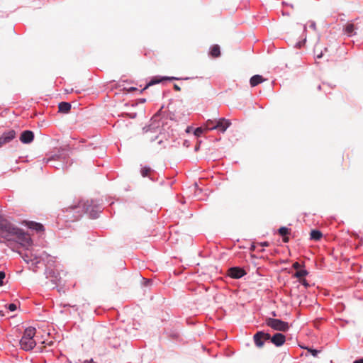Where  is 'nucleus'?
Returning <instances> with one entry per match:
<instances>
[{"mask_svg":"<svg viewBox=\"0 0 363 363\" xmlns=\"http://www.w3.org/2000/svg\"><path fill=\"white\" fill-rule=\"evenodd\" d=\"M0 238L10 240L14 238L22 246L28 247L31 239L28 234L15 227L0 215Z\"/></svg>","mask_w":363,"mask_h":363,"instance_id":"obj_1","label":"nucleus"},{"mask_svg":"<svg viewBox=\"0 0 363 363\" xmlns=\"http://www.w3.org/2000/svg\"><path fill=\"white\" fill-rule=\"evenodd\" d=\"M35 332V328L33 327H29L25 330L23 335L20 340V345L23 350L28 351L33 349L35 346L36 342L33 340Z\"/></svg>","mask_w":363,"mask_h":363,"instance_id":"obj_2","label":"nucleus"},{"mask_svg":"<svg viewBox=\"0 0 363 363\" xmlns=\"http://www.w3.org/2000/svg\"><path fill=\"white\" fill-rule=\"evenodd\" d=\"M265 324L274 330L286 332L289 329V325L287 322L280 319L267 318L265 320Z\"/></svg>","mask_w":363,"mask_h":363,"instance_id":"obj_3","label":"nucleus"},{"mask_svg":"<svg viewBox=\"0 0 363 363\" xmlns=\"http://www.w3.org/2000/svg\"><path fill=\"white\" fill-rule=\"evenodd\" d=\"M253 338L255 345L258 347H262L265 341L269 340L271 335L268 333L258 331L254 335Z\"/></svg>","mask_w":363,"mask_h":363,"instance_id":"obj_4","label":"nucleus"},{"mask_svg":"<svg viewBox=\"0 0 363 363\" xmlns=\"http://www.w3.org/2000/svg\"><path fill=\"white\" fill-rule=\"evenodd\" d=\"M244 269L239 267H233L229 268L228 275L233 279H240L246 274Z\"/></svg>","mask_w":363,"mask_h":363,"instance_id":"obj_5","label":"nucleus"},{"mask_svg":"<svg viewBox=\"0 0 363 363\" xmlns=\"http://www.w3.org/2000/svg\"><path fill=\"white\" fill-rule=\"evenodd\" d=\"M231 125V122L230 120L226 119L225 118H219L216 120V125L213 126L216 128V130L220 133H224L228 127Z\"/></svg>","mask_w":363,"mask_h":363,"instance_id":"obj_6","label":"nucleus"},{"mask_svg":"<svg viewBox=\"0 0 363 363\" xmlns=\"http://www.w3.org/2000/svg\"><path fill=\"white\" fill-rule=\"evenodd\" d=\"M16 137V132L13 130H11L8 132L3 133L0 137V147L3 145L9 143Z\"/></svg>","mask_w":363,"mask_h":363,"instance_id":"obj_7","label":"nucleus"},{"mask_svg":"<svg viewBox=\"0 0 363 363\" xmlns=\"http://www.w3.org/2000/svg\"><path fill=\"white\" fill-rule=\"evenodd\" d=\"M270 342L273 343L277 347L282 346L285 341L286 337L284 335L280 333H275L273 336H271L269 339Z\"/></svg>","mask_w":363,"mask_h":363,"instance_id":"obj_8","label":"nucleus"},{"mask_svg":"<svg viewBox=\"0 0 363 363\" xmlns=\"http://www.w3.org/2000/svg\"><path fill=\"white\" fill-rule=\"evenodd\" d=\"M162 114H164V113L162 112V108H160L155 115H153L151 118V124L150 125L147 130L160 126V121Z\"/></svg>","mask_w":363,"mask_h":363,"instance_id":"obj_9","label":"nucleus"},{"mask_svg":"<svg viewBox=\"0 0 363 363\" xmlns=\"http://www.w3.org/2000/svg\"><path fill=\"white\" fill-rule=\"evenodd\" d=\"M34 139V134L30 130L22 132L20 136V140L25 144L30 143Z\"/></svg>","mask_w":363,"mask_h":363,"instance_id":"obj_10","label":"nucleus"},{"mask_svg":"<svg viewBox=\"0 0 363 363\" xmlns=\"http://www.w3.org/2000/svg\"><path fill=\"white\" fill-rule=\"evenodd\" d=\"M182 79L181 78H178V77H164L162 79H157L156 78H154V79H152L147 84L146 86L144 87V89L143 90H145L146 89L147 87H149L150 86H152V85H154V84H158L160 82H161L162 80H180Z\"/></svg>","mask_w":363,"mask_h":363,"instance_id":"obj_11","label":"nucleus"},{"mask_svg":"<svg viewBox=\"0 0 363 363\" xmlns=\"http://www.w3.org/2000/svg\"><path fill=\"white\" fill-rule=\"evenodd\" d=\"M356 30L357 28L354 27V24H346L343 28L344 33L348 37L354 35Z\"/></svg>","mask_w":363,"mask_h":363,"instance_id":"obj_12","label":"nucleus"},{"mask_svg":"<svg viewBox=\"0 0 363 363\" xmlns=\"http://www.w3.org/2000/svg\"><path fill=\"white\" fill-rule=\"evenodd\" d=\"M154 173V171L148 166H144L140 169V174L143 177H149L150 180L154 181V178L152 176V174Z\"/></svg>","mask_w":363,"mask_h":363,"instance_id":"obj_13","label":"nucleus"},{"mask_svg":"<svg viewBox=\"0 0 363 363\" xmlns=\"http://www.w3.org/2000/svg\"><path fill=\"white\" fill-rule=\"evenodd\" d=\"M264 81L262 76L256 74L252 76L250 79V84L252 87L256 86Z\"/></svg>","mask_w":363,"mask_h":363,"instance_id":"obj_14","label":"nucleus"},{"mask_svg":"<svg viewBox=\"0 0 363 363\" xmlns=\"http://www.w3.org/2000/svg\"><path fill=\"white\" fill-rule=\"evenodd\" d=\"M290 232H291V229L286 228V227H281L279 230H278V233L279 234L283 237V241L284 242H289V238L287 237V235L289 234H290Z\"/></svg>","mask_w":363,"mask_h":363,"instance_id":"obj_15","label":"nucleus"},{"mask_svg":"<svg viewBox=\"0 0 363 363\" xmlns=\"http://www.w3.org/2000/svg\"><path fill=\"white\" fill-rule=\"evenodd\" d=\"M59 111L63 113H67L71 109V104L68 102H61L58 106Z\"/></svg>","mask_w":363,"mask_h":363,"instance_id":"obj_16","label":"nucleus"},{"mask_svg":"<svg viewBox=\"0 0 363 363\" xmlns=\"http://www.w3.org/2000/svg\"><path fill=\"white\" fill-rule=\"evenodd\" d=\"M209 55L212 57H218L220 55V47L218 45H213L211 47Z\"/></svg>","mask_w":363,"mask_h":363,"instance_id":"obj_17","label":"nucleus"},{"mask_svg":"<svg viewBox=\"0 0 363 363\" xmlns=\"http://www.w3.org/2000/svg\"><path fill=\"white\" fill-rule=\"evenodd\" d=\"M28 228L36 230L37 232H41L44 230V227L42 224L35 222H29L28 224Z\"/></svg>","mask_w":363,"mask_h":363,"instance_id":"obj_18","label":"nucleus"},{"mask_svg":"<svg viewBox=\"0 0 363 363\" xmlns=\"http://www.w3.org/2000/svg\"><path fill=\"white\" fill-rule=\"evenodd\" d=\"M306 30V26H304L303 28V34L301 35L302 40H299L298 42H297L296 43V45H295L296 48H301L305 45V43L306 41V35L305 34Z\"/></svg>","mask_w":363,"mask_h":363,"instance_id":"obj_19","label":"nucleus"},{"mask_svg":"<svg viewBox=\"0 0 363 363\" xmlns=\"http://www.w3.org/2000/svg\"><path fill=\"white\" fill-rule=\"evenodd\" d=\"M322 236H323L322 233L318 230H313L311 233V239L315 240V241L320 240Z\"/></svg>","mask_w":363,"mask_h":363,"instance_id":"obj_20","label":"nucleus"},{"mask_svg":"<svg viewBox=\"0 0 363 363\" xmlns=\"http://www.w3.org/2000/svg\"><path fill=\"white\" fill-rule=\"evenodd\" d=\"M308 272L305 269H301L296 272V273L294 274V277L298 278L299 279H303L304 277L308 275Z\"/></svg>","mask_w":363,"mask_h":363,"instance_id":"obj_21","label":"nucleus"},{"mask_svg":"<svg viewBox=\"0 0 363 363\" xmlns=\"http://www.w3.org/2000/svg\"><path fill=\"white\" fill-rule=\"evenodd\" d=\"M216 120H208L205 123V129L208 130H216L213 126L216 125Z\"/></svg>","mask_w":363,"mask_h":363,"instance_id":"obj_22","label":"nucleus"},{"mask_svg":"<svg viewBox=\"0 0 363 363\" xmlns=\"http://www.w3.org/2000/svg\"><path fill=\"white\" fill-rule=\"evenodd\" d=\"M118 87L120 89V90H123V91H125L126 92H133V91L137 90V88L133 87V86H129V87L125 86L123 83V84L118 83Z\"/></svg>","mask_w":363,"mask_h":363,"instance_id":"obj_23","label":"nucleus"},{"mask_svg":"<svg viewBox=\"0 0 363 363\" xmlns=\"http://www.w3.org/2000/svg\"><path fill=\"white\" fill-rule=\"evenodd\" d=\"M102 208L101 206H96V210L95 211L94 208L92 207V219L96 218L98 216V213L101 211Z\"/></svg>","mask_w":363,"mask_h":363,"instance_id":"obj_24","label":"nucleus"},{"mask_svg":"<svg viewBox=\"0 0 363 363\" xmlns=\"http://www.w3.org/2000/svg\"><path fill=\"white\" fill-rule=\"evenodd\" d=\"M203 128L202 127L196 128L194 130V135L196 137H200L203 133Z\"/></svg>","mask_w":363,"mask_h":363,"instance_id":"obj_25","label":"nucleus"},{"mask_svg":"<svg viewBox=\"0 0 363 363\" xmlns=\"http://www.w3.org/2000/svg\"><path fill=\"white\" fill-rule=\"evenodd\" d=\"M5 277H6L5 272L0 271V286H3V284H4L3 280L4 279Z\"/></svg>","mask_w":363,"mask_h":363,"instance_id":"obj_26","label":"nucleus"},{"mask_svg":"<svg viewBox=\"0 0 363 363\" xmlns=\"http://www.w3.org/2000/svg\"><path fill=\"white\" fill-rule=\"evenodd\" d=\"M8 308H9V311H16V310L17 306H16V305L15 303H10V304H9V306H8Z\"/></svg>","mask_w":363,"mask_h":363,"instance_id":"obj_27","label":"nucleus"},{"mask_svg":"<svg viewBox=\"0 0 363 363\" xmlns=\"http://www.w3.org/2000/svg\"><path fill=\"white\" fill-rule=\"evenodd\" d=\"M308 352L313 356L317 357L318 354L319 353V351L315 349H309Z\"/></svg>","mask_w":363,"mask_h":363,"instance_id":"obj_28","label":"nucleus"},{"mask_svg":"<svg viewBox=\"0 0 363 363\" xmlns=\"http://www.w3.org/2000/svg\"><path fill=\"white\" fill-rule=\"evenodd\" d=\"M301 267V264H300L299 262H295L293 264V265H292V267H293L294 269H296V271H297V270H298V269H300Z\"/></svg>","mask_w":363,"mask_h":363,"instance_id":"obj_29","label":"nucleus"},{"mask_svg":"<svg viewBox=\"0 0 363 363\" xmlns=\"http://www.w3.org/2000/svg\"><path fill=\"white\" fill-rule=\"evenodd\" d=\"M300 283L303 285L304 286H306V288L308 286H309V284L308 283V281L305 279H300Z\"/></svg>","mask_w":363,"mask_h":363,"instance_id":"obj_30","label":"nucleus"},{"mask_svg":"<svg viewBox=\"0 0 363 363\" xmlns=\"http://www.w3.org/2000/svg\"><path fill=\"white\" fill-rule=\"evenodd\" d=\"M260 245H261V246H263V247H267V246H269V244L268 242L265 241V242H261Z\"/></svg>","mask_w":363,"mask_h":363,"instance_id":"obj_31","label":"nucleus"},{"mask_svg":"<svg viewBox=\"0 0 363 363\" xmlns=\"http://www.w3.org/2000/svg\"><path fill=\"white\" fill-rule=\"evenodd\" d=\"M174 89L177 91H179L181 90V88L177 84H174Z\"/></svg>","mask_w":363,"mask_h":363,"instance_id":"obj_32","label":"nucleus"},{"mask_svg":"<svg viewBox=\"0 0 363 363\" xmlns=\"http://www.w3.org/2000/svg\"><path fill=\"white\" fill-rule=\"evenodd\" d=\"M353 363H363V358L359 359L353 362Z\"/></svg>","mask_w":363,"mask_h":363,"instance_id":"obj_33","label":"nucleus"},{"mask_svg":"<svg viewBox=\"0 0 363 363\" xmlns=\"http://www.w3.org/2000/svg\"><path fill=\"white\" fill-rule=\"evenodd\" d=\"M310 28H312L313 30H315L316 24H310Z\"/></svg>","mask_w":363,"mask_h":363,"instance_id":"obj_34","label":"nucleus"},{"mask_svg":"<svg viewBox=\"0 0 363 363\" xmlns=\"http://www.w3.org/2000/svg\"><path fill=\"white\" fill-rule=\"evenodd\" d=\"M157 138H158V136H156V137H155V138H150V141H151V142H153V141H155V140H157Z\"/></svg>","mask_w":363,"mask_h":363,"instance_id":"obj_35","label":"nucleus"},{"mask_svg":"<svg viewBox=\"0 0 363 363\" xmlns=\"http://www.w3.org/2000/svg\"><path fill=\"white\" fill-rule=\"evenodd\" d=\"M322 56H323V53H322V52H321L320 54H318V55H316V57H317V58H320Z\"/></svg>","mask_w":363,"mask_h":363,"instance_id":"obj_36","label":"nucleus"},{"mask_svg":"<svg viewBox=\"0 0 363 363\" xmlns=\"http://www.w3.org/2000/svg\"><path fill=\"white\" fill-rule=\"evenodd\" d=\"M325 84H323V86H325ZM321 89H322V85H318V90H321Z\"/></svg>","mask_w":363,"mask_h":363,"instance_id":"obj_37","label":"nucleus"},{"mask_svg":"<svg viewBox=\"0 0 363 363\" xmlns=\"http://www.w3.org/2000/svg\"><path fill=\"white\" fill-rule=\"evenodd\" d=\"M158 145H162V144L163 143V140L162 139H160L158 142H157Z\"/></svg>","mask_w":363,"mask_h":363,"instance_id":"obj_38","label":"nucleus"},{"mask_svg":"<svg viewBox=\"0 0 363 363\" xmlns=\"http://www.w3.org/2000/svg\"><path fill=\"white\" fill-rule=\"evenodd\" d=\"M145 101H146V100H145V99H140V102H141V103H144V102H145Z\"/></svg>","mask_w":363,"mask_h":363,"instance_id":"obj_39","label":"nucleus"},{"mask_svg":"<svg viewBox=\"0 0 363 363\" xmlns=\"http://www.w3.org/2000/svg\"><path fill=\"white\" fill-rule=\"evenodd\" d=\"M149 282H150V280L146 279V280H145V285H147V284H148Z\"/></svg>","mask_w":363,"mask_h":363,"instance_id":"obj_40","label":"nucleus"},{"mask_svg":"<svg viewBox=\"0 0 363 363\" xmlns=\"http://www.w3.org/2000/svg\"><path fill=\"white\" fill-rule=\"evenodd\" d=\"M135 116H136V113H134V114H133V116H130V117L133 118H135Z\"/></svg>","mask_w":363,"mask_h":363,"instance_id":"obj_41","label":"nucleus"}]
</instances>
